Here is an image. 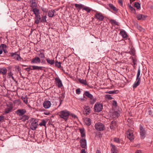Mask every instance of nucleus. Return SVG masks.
<instances>
[{"instance_id":"1","label":"nucleus","mask_w":153,"mask_h":153,"mask_svg":"<svg viewBox=\"0 0 153 153\" xmlns=\"http://www.w3.org/2000/svg\"><path fill=\"white\" fill-rule=\"evenodd\" d=\"M58 114L60 118L63 119L65 121H66L70 115V112L67 110H64L59 112Z\"/></svg>"},{"instance_id":"2","label":"nucleus","mask_w":153,"mask_h":153,"mask_svg":"<svg viewBox=\"0 0 153 153\" xmlns=\"http://www.w3.org/2000/svg\"><path fill=\"white\" fill-rule=\"evenodd\" d=\"M140 75V68H139L137 71L136 81L133 85V87L134 88H135L137 87L140 84V83L141 82L140 77L141 76V75Z\"/></svg>"},{"instance_id":"3","label":"nucleus","mask_w":153,"mask_h":153,"mask_svg":"<svg viewBox=\"0 0 153 153\" xmlns=\"http://www.w3.org/2000/svg\"><path fill=\"white\" fill-rule=\"evenodd\" d=\"M94 127L95 128L99 131H103L105 129L104 125L100 122L96 123L95 124Z\"/></svg>"},{"instance_id":"4","label":"nucleus","mask_w":153,"mask_h":153,"mask_svg":"<svg viewBox=\"0 0 153 153\" xmlns=\"http://www.w3.org/2000/svg\"><path fill=\"white\" fill-rule=\"evenodd\" d=\"M31 123L30 126V128L33 130H36L38 125V121L36 119L33 118L31 120Z\"/></svg>"},{"instance_id":"5","label":"nucleus","mask_w":153,"mask_h":153,"mask_svg":"<svg viewBox=\"0 0 153 153\" xmlns=\"http://www.w3.org/2000/svg\"><path fill=\"white\" fill-rule=\"evenodd\" d=\"M133 132V131L131 129H128L126 132L127 137L131 141H132L134 139Z\"/></svg>"},{"instance_id":"6","label":"nucleus","mask_w":153,"mask_h":153,"mask_svg":"<svg viewBox=\"0 0 153 153\" xmlns=\"http://www.w3.org/2000/svg\"><path fill=\"white\" fill-rule=\"evenodd\" d=\"M140 131L141 138L142 139L146 137V131L145 130L143 126L141 125L140 126Z\"/></svg>"},{"instance_id":"7","label":"nucleus","mask_w":153,"mask_h":153,"mask_svg":"<svg viewBox=\"0 0 153 153\" xmlns=\"http://www.w3.org/2000/svg\"><path fill=\"white\" fill-rule=\"evenodd\" d=\"M95 18L100 21H102L104 19V17L103 14L98 12H97L95 15Z\"/></svg>"},{"instance_id":"8","label":"nucleus","mask_w":153,"mask_h":153,"mask_svg":"<svg viewBox=\"0 0 153 153\" xmlns=\"http://www.w3.org/2000/svg\"><path fill=\"white\" fill-rule=\"evenodd\" d=\"M102 105L100 103H96L94 106V109L96 112H99L102 109Z\"/></svg>"},{"instance_id":"9","label":"nucleus","mask_w":153,"mask_h":153,"mask_svg":"<svg viewBox=\"0 0 153 153\" xmlns=\"http://www.w3.org/2000/svg\"><path fill=\"white\" fill-rule=\"evenodd\" d=\"M26 112V110L25 109H19L16 111V113L19 116H22L24 115Z\"/></svg>"},{"instance_id":"10","label":"nucleus","mask_w":153,"mask_h":153,"mask_svg":"<svg viewBox=\"0 0 153 153\" xmlns=\"http://www.w3.org/2000/svg\"><path fill=\"white\" fill-rule=\"evenodd\" d=\"M51 102L48 100L44 101L43 104V106L45 109L49 108L51 107Z\"/></svg>"},{"instance_id":"11","label":"nucleus","mask_w":153,"mask_h":153,"mask_svg":"<svg viewBox=\"0 0 153 153\" xmlns=\"http://www.w3.org/2000/svg\"><path fill=\"white\" fill-rule=\"evenodd\" d=\"M32 64H39L40 62V59L38 57H36L32 59L31 61Z\"/></svg>"},{"instance_id":"12","label":"nucleus","mask_w":153,"mask_h":153,"mask_svg":"<svg viewBox=\"0 0 153 153\" xmlns=\"http://www.w3.org/2000/svg\"><path fill=\"white\" fill-rule=\"evenodd\" d=\"M84 114L86 115H87L88 114L90 113V108L89 106H85L84 107Z\"/></svg>"},{"instance_id":"13","label":"nucleus","mask_w":153,"mask_h":153,"mask_svg":"<svg viewBox=\"0 0 153 153\" xmlns=\"http://www.w3.org/2000/svg\"><path fill=\"white\" fill-rule=\"evenodd\" d=\"M80 146L82 148H85L86 145V140L84 139L80 140Z\"/></svg>"},{"instance_id":"14","label":"nucleus","mask_w":153,"mask_h":153,"mask_svg":"<svg viewBox=\"0 0 153 153\" xmlns=\"http://www.w3.org/2000/svg\"><path fill=\"white\" fill-rule=\"evenodd\" d=\"M35 22L36 24H38L41 21V17L39 14H38L35 15Z\"/></svg>"},{"instance_id":"15","label":"nucleus","mask_w":153,"mask_h":153,"mask_svg":"<svg viewBox=\"0 0 153 153\" xmlns=\"http://www.w3.org/2000/svg\"><path fill=\"white\" fill-rule=\"evenodd\" d=\"M117 127V122L116 121H112L110 126V128L111 129H114Z\"/></svg>"},{"instance_id":"16","label":"nucleus","mask_w":153,"mask_h":153,"mask_svg":"<svg viewBox=\"0 0 153 153\" xmlns=\"http://www.w3.org/2000/svg\"><path fill=\"white\" fill-rule=\"evenodd\" d=\"M33 70H42L44 67L42 66H37L33 65L31 66Z\"/></svg>"},{"instance_id":"17","label":"nucleus","mask_w":153,"mask_h":153,"mask_svg":"<svg viewBox=\"0 0 153 153\" xmlns=\"http://www.w3.org/2000/svg\"><path fill=\"white\" fill-rule=\"evenodd\" d=\"M84 95H85L90 99H92L93 98V95L91 94H90L89 92L88 91H85Z\"/></svg>"},{"instance_id":"18","label":"nucleus","mask_w":153,"mask_h":153,"mask_svg":"<svg viewBox=\"0 0 153 153\" xmlns=\"http://www.w3.org/2000/svg\"><path fill=\"white\" fill-rule=\"evenodd\" d=\"M55 81L57 83V85L59 88H60L62 87V85L61 80L59 78H56L55 79Z\"/></svg>"},{"instance_id":"19","label":"nucleus","mask_w":153,"mask_h":153,"mask_svg":"<svg viewBox=\"0 0 153 153\" xmlns=\"http://www.w3.org/2000/svg\"><path fill=\"white\" fill-rule=\"evenodd\" d=\"M30 3L31 4L30 7L32 8L36 7L37 6V4L36 3V0H30Z\"/></svg>"},{"instance_id":"20","label":"nucleus","mask_w":153,"mask_h":153,"mask_svg":"<svg viewBox=\"0 0 153 153\" xmlns=\"http://www.w3.org/2000/svg\"><path fill=\"white\" fill-rule=\"evenodd\" d=\"M120 34L123 38H127L128 35L126 32L124 30H122L120 31Z\"/></svg>"},{"instance_id":"21","label":"nucleus","mask_w":153,"mask_h":153,"mask_svg":"<svg viewBox=\"0 0 153 153\" xmlns=\"http://www.w3.org/2000/svg\"><path fill=\"white\" fill-rule=\"evenodd\" d=\"M85 123L86 125L88 126H89L91 125V119L89 118H86L84 120Z\"/></svg>"},{"instance_id":"22","label":"nucleus","mask_w":153,"mask_h":153,"mask_svg":"<svg viewBox=\"0 0 153 153\" xmlns=\"http://www.w3.org/2000/svg\"><path fill=\"white\" fill-rule=\"evenodd\" d=\"M111 146L112 147L111 149V153H117V150L116 149V147L112 143L111 144Z\"/></svg>"},{"instance_id":"23","label":"nucleus","mask_w":153,"mask_h":153,"mask_svg":"<svg viewBox=\"0 0 153 153\" xmlns=\"http://www.w3.org/2000/svg\"><path fill=\"white\" fill-rule=\"evenodd\" d=\"M55 13V10H51L49 11L48 12V16L51 17H53Z\"/></svg>"},{"instance_id":"24","label":"nucleus","mask_w":153,"mask_h":153,"mask_svg":"<svg viewBox=\"0 0 153 153\" xmlns=\"http://www.w3.org/2000/svg\"><path fill=\"white\" fill-rule=\"evenodd\" d=\"M13 107L12 106H10L6 108L5 109L4 113L5 114H8L11 111Z\"/></svg>"},{"instance_id":"25","label":"nucleus","mask_w":153,"mask_h":153,"mask_svg":"<svg viewBox=\"0 0 153 153\" xmlns=\"http://www.w3.org/2000/svg\"><path fill=\"white\" fill-rule=\"evenodd\" d=\"M32 11L35 15L39 14V10L36 7L32 8Z\"/></svg>"},{"instance_id":"26","label":"nucleus","mask_w":153,"mask_h":153,"mask_svg":"<svg viewBox=\"0 0 153 153\" xmlns=\"http://www.w3.org/2000/svg\"><path fill=\"white\" fill-rule=\"evenodd\" d=\"M29 117L27 115H23L22 117L20 118V119L23 121H25L28 119Z\"/></svg>"},{"instance_id":"27","label":"nucleus","mask_w":153,"mask_h":153,"mask_svg":"<svg viewBox=\"0 0 153 153\" xmlns=\"http://www.w3.org/2000/svg\"><path fill=\"white\" fill-rule=\"evenodd\" d=\"M137 17L138 20H144L146 18V17L144 15H143L142 14H139L137 15Z\"/></svg>"},{"instance_id":"28","label":"nucleus","mask_w":153,"mask_h":153,"mask_svg":"<svg viewBox=\"0 0 153 153\" xmlns=\"http://www.w3.org/2000/svg\"><path fill=\"white\" fill-rule=\"evenodd\" d=\"M7 72V70L5 68H0V73L4 75L6 74Z\"/></svg>"},{"instance_id":"29","label":"nucleus","mask_w":153,"mask_h":153,"mask_svg":"<svg viewBox=\"0 0 153 153\" xmlns=\"http://www.w3.org/2000/svg\"><path fill=\"white\" fill-rule=\"evenodd\" d=\"M109 7L114 11H117L118 10V9L114 7L113 4H109Z\"/></svg>"},{"instance_id":"30","label":"nucleus","mask_w":153,"mask_h":153,"mask_svg":"<svg viewBox=\"0 0 153 153\" xmlns=\"http://www.w3.org/2000/svg\"><path fill=\"white\" fill-rule=\"evenodd\" d=\"M21 99L26 104H28V100H27V96H25V97H22Z\"/></svg>"},{"instance_id":"31","label":"nucleus","mask_w":153,"mask_h":153,"mask_svg":"<svg viewBox=\"0 0 153 153\" xmlns=\"http://www.w3.org/2000/svg\"><path fill=\"white\" fill-rule=\"evenodd\" d=\"M110 22L111 24L113 26L115 25H118V23L115 20L111 19L110 20Z\"/></svg>"},{"instance_id":"32","label":"nucleus","mask_w":153,"mask_h":153,"mask_svg":"<svg viewBox=\"0 0 153 153\" xmlns=\"http://www.w3.org/2000/svg\"><path fill=\"white\" fill-rule=\"evenodd\" d=\"M46 61L48 63L51 65H53L54 63V60H51L49 58H47Z\"/></svg>"},{"instance_id":"33","label":"nucleus","mask_w":153,"mask_h":153,"mask_svg":"<svg viewBox=\"0 0 153 153\" xmlns=\"http://www.w3.org/2000/svg\"><path fill=\"white\" fill-rule=\"evenodd\" d=\"M79 82L84 85H88L87 81L86 80H84L83 79H79Z\"/></svg>"},{"instance_id":"34","label":"nucleus","mask_w":153,"mask_h":153,"mask_svg":"<svg viewBox=\"0 0 153 153\" xmlns=\"http://www.w3.org/2000/svg\"><path fill=\"white\" fill-rule=\"evenodd\" d=\"M83 10H84L88 12H90V11L91 10V8H90V7H85L83 8Z\"/></svg>"},{"instance_id":"35","label":"nucleus","mask_w":153,"mask_h":153,"mask_svg":"<svg viewBox=\"0 0 153 153\" xmlns=\"http://www.w3.org/2000/svg\"><path fill=\"white\" fill-rule=\"evenodd\" d=\"M75 6L76 7L78 8L79 10H80L81 8L83 7L84 6L81 4H75Z\"/></svg>"},{"instance_id":"36","label":"nucleus","mask_w":153,"mask_h":153,"mask_svg":"<svg viewBox=\"0 0 153 153\" xmlns=\"http://www.w3.org/2000/svg\"><path fill=\"white\" fill-rule=\"evenodd\" d=\"M46 16H42V18H41L40 22H46Z\"/></svg>"},{"instance_id":"37","label":"nucleus","mask_w":153,"mask_h":153,"mask_svg":"<svg viewBox=\"0 0 153 153\" xmlns=\"http://www.w3.org/2000/svg\"><path fill=\"white\" fill-rule=\"evenodd\" d=\"M15 58L18 61H20L21 59V58L20 56L18 54H16L15 55Z\"/></svg>"},{"instance_id":"38","label":"nucleus","mask_w":153,"mask_h":153,"mask_svg":"<svg viewBox=\"0 0 153 153\" xmlns=\"http://www.w3.org/2000/svg\"><path fill=\"white\" fill-rule=\"evenodd\" d=\"M134 6L137 9H139L140 7V4L139 3L135 2L134 3Z\"/></svg>"},{"instance_id":"39","label":"nucleus","mask_w":153,"mask_h":153,"mask_svg":"<svg viewBox=\"0 0 153 153\" xmlns=\"http://www.w3.org/2000/svg\"><path fill=\"white\" fill-rule=\"evenodd\" d=\"M61 62L56 61L55 63V66L58 68H60L61 67Z\"/></svg>"},{"instance_id":"40","label":"nucleus","mask_w":153,"mask_h":153,"mask_svg":"<svg viewBox=\"0 0 153 153\" xmlns=\"http://www.w3.org/2000/svg\"><path fill=\"white\" fill-rule=\"evenodd\" d=\"M90 100V102L91 104H94L96 100V98H93L92 99Z\"/></svg>"},{"instance_id":"41","label":"nucleus","mask_w":153,"mask_h":153,"mask_svg":"<svg viewBox=\"0 0 153 153\" xmlns=\"http://www.w3.org/2000/svg\"><path fill=\"white\" fill-rule=\"evenodd\" d=\"M135 50L134 49H131L130 51H129V53L132 54L134 56L135 55Z\"/></svg>"},{"instance_id":"42","label":"nucleus","mask_w":153,"mask_h":153,"mask_svg":"<svg viewBox=\"0 0 153 153\" xmlns=\"http://www.w3.org/2000/svg\"><path fill=\"white\" fill-rule=\"evenodd\" d=\"M119 114L117 112H114L113 113V116L114 117H119Z\"/></svg>"},{"instance_id":"43","label":"nucleus","mask_w":153,"mask_h":153,"mask_svg":"<svg viewBox=\"0 0 153 153\" xmlns=\"http://www.w3.org/2000/svg\"><path fill=\"white\" fill-rule=\"evenodd\" d=\"M114 141L118 143H119L120 142V141L119 138L116 137L114 138Z\"/></svg>"},{"instance_id":"44","label":"nucleus","mask_w":153,"mask_h":153,"mask_svg":"<svg viewBox=\"0 0 153 153\" xmlns=\"http://www.w3.org/2000/svg\"><path fill=\"white\" fill-rule=\"evenodd\" d=\"M149 114L150 115H153V110L152 109H149L148 111Z\"/></svg>"},{"instance_id":"45","label":"nucleus","mask_w":153,"mask_h":153,"mask_svg":"<svg viewBox=\"0 0 153 153\" xmlns=\"http://www.w3.org/2000/svg\"><path fill=\"white\" fill-rule=\"evenodd\" d=\"M128 7L130 9L132 12H135V9L134 8H133V7H132L131 5H129Z\"/></svg>"},{"instance_id":"46","label":"nucleus","mask_w":153,"mask_h":153,"mask_svg":"<svg viewBox=\"0 0 153 153\" xmlns=\"http://www.w3.org/2000/svg\"><path fill=\"white\" fill-rule=\"evenodd\" d=\"M39 125L41 126H45L46 125V122L45 120H43L41 123H40Z\"/></svg>"},{"instance_id":"47","label":"nucleus","mask_w":153,"mask_h":153,"mask_svg":"<svg viewBox=\"0 0 153 153\" xmlns=\"http://www.w3.org/2000/svg\"><path fill=\"white\" fill-rule=\"evenodd\" d=\"M118 91H109L108 93L110 94H116L117 92Z\"/></svg>"},{"instance_id":"48","label":"nucleus","mask_w":153,"mask_h":153,"mask_svg":"<svg viewBox=\"0 0 153 153\" xmlns=\"http://www.w3.org/2000/svg\"><path fill=\"white\" fill-rule=\"evenodd\" d=\"M39 56L41 58H42L45 57L44 54L42 53H40L39 55Z\"/></svg>"},{"instance_id":"49","label":"nucleus","mask_w":153,"mask_h":153,"mask_svg":"<svg viewBox=\"0 0 153 153\" xmlns=\"http://www.w3.org/2000/svg\"><path fill=\"white\" fill-rule=\"evenodd\" d=\"M76 93L77 94H79L80 93V88H77L76 90Z\"/></svg>"},{"instance_id":"50","label":"nucleus","mask_w":153,"mask_h":153,"mask_svg":"<svg viewBox=\"0 0 153 153\" xmlns=\"http://www.w3.org/2000/svg\"><path fill=\"white\" fill-rule=\"evenodd\" d=\"M106 97L109 100H111L112 99L111 95L109 94H107L106 95Z\"/></svg>"},{"instance_id":"51","label":"nucleus","mask_w":153,"mask_h":153,"mask_svg":"<svg viewBox=\"0 0 153 153\" xmlns=\"http://www.w3.org/2000/svg\"><path fill=\"white\" fill-rule=\"evenodd\" d=\"M112 104L113 106H117V102L115 101H113Z\"/></svg>"},{"instance_id":"52","label":"nucleus","mask_w":153,"mask_h":153,"mask_svg":"<svg viewBox=\"0 0 153 153\" xmlns=\"http://www.w3.org/2000/svg\"><path fill=\"white\" fill-rule=\"evenodd\" d=\"M70 115L73 118H74L75 119L77 118L76 116L74 114H70Z\"/></svg>"},{"instance_id":"53","label":"nucleus","mask_w":153,"mask_h":153,"mask_svg":"<svg viewBox=\"0 0 153 153\" xmlns=\"http://www.w3.org/2000/svg\"><path fill=\"white\" fill-rule=\"evenodd\" d=\"M1 48L2 47L3 49L4 50V48H5L6 47V45L5 44H2L1 46Z\"/></svg>"},{"instance_id":"54","label":"nucleus","mask_w":153,"mask_h":153,"mask_svg":"<svg viewBox=\"0 0 153 153\" xmlns=\"http://www.w3.org/2000/svg\"><path fill=\"white\" fill-rule=\"evenodd\" d=\"M25 70L27 71H30L31 70H33L32 68H25Z\"/></svg>"},{"instance_id":"55","label":"nucleus","mask_w":153,"mask_h":153,"mask_svg":"<svg viewBox=\"0 0 153 153\" xmlns=\"http://www.w3.org/2000/svg\"><path fill=\"white\" fill-rule=\"evenodd\" d=\"M118 3L121 6H122L123 4L122 0H118Z\"/></svg>"},{"instance_id":"56","label":"nucleus","mask_w":153,"mask_h":153,"mask_svg":"<svg viewBox=\"0 0 153 153\" xmlns=\"http://www.w3.org/2000/svg\"><path fill=\"white\" fill-rule=\"evenodd\" d=\"M4 117L2 115L0 116V121L4 119Z\"/></svg>"},{"instance_id":"57","label":"nucleus","mask_w":153,"mask_h":153,"mask_svg":"<svg viewBox=\"0 0 153 153\" xmlns=\"http://www.w3.org/2000/svg\"><path fill=\"white\" fill-rule=\"evenodd\" d=\"M133 62L134 65H135L136 64L137 60L133 59Z\"/></svg>"},{"instance_id":"58","label":"nucleus","mask_w":153,"mask_h":153,"mask_svg":"<svg viewBox=\"0 0 153 153\" xmlns=\"http://www.w3.org/2000/svg\"><path fill=\"white\" fill-rule=\"evenodd\" d=\"M79 131L80 133H82L84 132V130L83 129H79Z\"/></svg>"},{"instance_id":"59","label":"nucleus","mask_w":153,"mask_h":153,"mask_svg":"<svg viewBox=\"0 0 153 153\" xmlns=\"http://www.w3.org/2000/svg\"><path fill=\"white\" fill-rule=\"evenodd\" d=\"M13 74H12V72L10 71L8 74V76H9V77H10Z\"/></svg>"},{"instance_id":"60","label":"nucleus","mask_w":153,"mask_h":153,"mask_svg":"<svg viewBox=\"0 0 153 153\" xmlns=\"http://www.w3.org/2000/svg\"><path fill=\"white\" fill-rule=\"evenodd\" d=\"M81 153H86L85 150L84 149H82L81 151Z\"/></svg>"},{"instance_id":"61","label":"nucleus","mask_w":153,"mask_h":153,"mask_svg":"<svg viewBox=\"0 0 153 153\" xmlns=\"http://www.w3.org/2000/svg\"><path fill=\"white\" fill-rule=\"evenodd\" d=\"M81 136L82 137H83L85 136V132L81 133Z\"/></svg>"},{"instance_id":"62","label":"nucleus","mask_w":153,"mask_h":153,"mask_svg":"<svg viewBox=\"0 0 153 153\" xmlns=\"http://www.w3.org/2000/svg\"><path fill=\"white\" fill-rule=\"evenodd\" d=\"M135 153H141V151L140 150H139L136 151Z\"/></svg>"},{"instance_id":"63","label":"nucleus","mask_w":153,"mask_h":153,"mask_svg":"<svg viewBox=\"0 0 153 153\" xmlns=\"http://www.w3.org/2000/svg\"><path fill=\"white\" fill-rule=\"evenodd\" d=\"M96 153H101L99 150H97L96 151Z\"/></svg>"},{"instance_id":"64","label":"nucleus","mask_w":153,"mask_h":153,"mask_svg":"<svg viewBox=\"0 0 153 153\" xmlns=\"http://www.w3.org/2000/svg\"><path fill=\"white\" fill-rule=\"evenodd\" d=\"M44 114L46 115H48L50 114V113L49 112H45L44 113Z\"/></svg>"}]
</instances>
